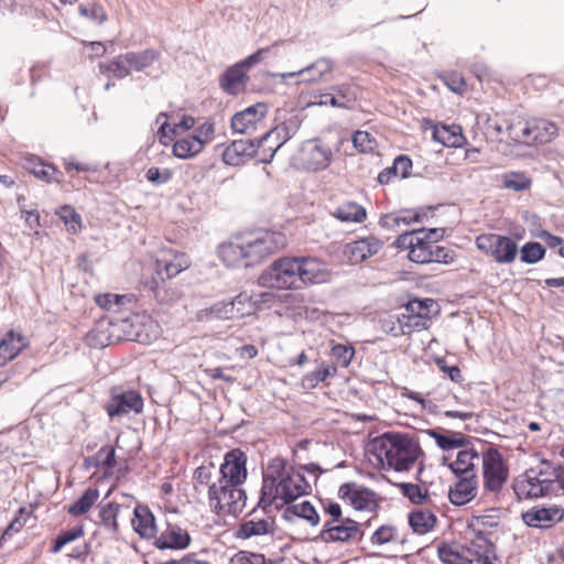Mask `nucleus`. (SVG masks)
<instances>
[{"mask_svg": "<svg viewBox=\"0 0 564 564\" xmlns=\"http://www.w3.org/2000/svg\"><path fill=\"white\" fill-rule=\"evenodd\" d=\"M247 455L234 448L224 455L217 468L214 463L194 470L193 481L197 492H206L210 511L218 517L236 516L245 506L246 492L241 488L248 477Z\"/></svg>", "mask_w": 564, "mask_h": 564, "instance_id": "nucleus-1", "label": "nucleus"}, {"mask_svg": "<svg viewBox=\"0 0 564 564\" xmlns=\"http://www.w3.org/2000/svg\"><path fill=\"white\" fill-rule=\"evenodd\" d=\"M307 466H292L282 457L270 459L263 474L261 496L258 506L282 509L300 497L310 495L312 487L304 476Z\"/></svg>", "mask_w": 564, "mask_h": 564, "instance_id": "nucleus-2", "label": "nucleus"}, {"mask_svg": "<svg viewBox=\"0 0 564 564\" xmlns=\"http://www.w3.org/2000/svg\"><path fill=\"white\" fill-rule=\"evenodd\" d=\"M288 243L286 236L279 231L264 230L238 236L218 247V257L228 268H248L279 252Z\"/></svg>", "mask_w": 564, "mask_h": 564, "instance_id": "nucleus-3", "label": "nucleus"}, {"mask_svg": "<svg viewBox=\"0 0 564 564\" xmlns=\"http://www.w3.org/2000/svg\"><path fill=\"white\" fill-rule=\"evenodd\" d=\"M370 451L382 467L395 471H409L417 463L422 464L424 451L414 435L400 432H386L375 437Z\"/></svg>", "mask_w": 564, "mask_h": 564, "instance_id": "nucleus-4", "label": "nucleus"}, {"mask_svg": "<svg viewBox=\"0 0 564 564\" xmlns=\"http://www.w3.org/2000/svg\"><path fill=\"white\" fill-rule=\"evenodd\" d=\"M513 490L519 499L564 495V465L542 459L516 480Z\"/></svg>", "mask_w": 564, "mask_h": 564, "instance_id": "nucleus-5", "label": "nucleus"}, {"mask_svg": "<svg viewBox=\"0 0 564 564\" xmlns=\"http://www.w3.org/2000/svg\"><path fill=\"white\" fill-rule=\"evenodd\" d=\"M192 265L187 253L174 249L163 250L154 262V272L144 281V286L161 305H171L181 296L180 292L167 284Z\"/></svg>", "mask_w": 564, "mask_h": 564, "instance_id": "nucleus-6", "label": "nucleus"}, {"mask_svg": "<svg viewBox=\"0 0 564 564\" xmlns=\"http://www.w3.org/2000/svg\"><path fill=\"white\" fill-rule=\"evenodd\" d=\"M324 523L317 539L325 544L352 547L361 543L365 536L364 524L344 514L341 506L332 500L322 503Z\"/></svg>", "mask_w": 564, "mask_h": 564, "instance_id": "nucleus-7", "label": "nucleus"}, {"mask_svg": "<svg viewBox=\"0 0 564 564\" xmlns=\"http://www.w3.org/2000/svg\"><path fill=\"white\" fill-rule=\"evenodd\" d=\"M436 235V229L430 231L424 229L413 230L400 235L397 239V246L409 249V259L416 263L453 262L454 253L436 243L437 240L433 238Z\"/></svg>", "mask_w": 564, "mask_h": 564, "instance_id": "nucleus-8", "label": "nucleus"}, {"mask_svg": "<svg viewBox=\"0 0 564 564\" xmlns=\"http://www.w3.org/2000/svg\"><path fill=\"white\" fill-rule=\"evenodd\" d=\"M510 140L528 147H539L551 143L560 133L556 122L544 117L513 118L507 126Z\"/></svg>", "mask_w": 564, "mask_h": 564, "instance_id": "nucleus-9", "label": "nucleus"}, {"mask_svg": "<svg viewBox=\"0 0 564 564\" xmlns=\"http://www.w3.org/2000/svg\"><path fill=\"white\" fill-rule=\"evenodd\" d=\"M296 257L274 260L258 278L262 288L278 291L302 290Z\"/></svg>", "mask_w": 564, "mask_h": 564, "instance_id": "nucleus-10", "label": "nucleus"}, {"mask_svg": "<svg viewBox=\"0 0 564 564\" xmlns=\"http://www.w3.org/2000/svg\"><path fill=\"white\" fill-rule=\"evenodd\" d=\"M480 458L484 490L500 494L510 476L508 460L496 445L487 446Z\"/></svg>", "mask_w": 564, "mask_h": 564, "instance_id": "nucleus-11", "label": "nucleus"}, {"mask_svg": "<svg viewBox=\"0 0 564 564\" xmlns=\"http://www.w3.org/2000/svg\"><path fill=\"white\" fill-rule=\"evenodd\" d=\"M477 250L498 264H511L516 261L519 247L512 237L496 232H482L475 238Z\"/></svg>", "mask_w": 564, "mask_h": 564, "instance_id": "nucleus-12", "label": "nucleus"}, {"mask_svg": "<svg viewBox=\"0 0 564 564\" xmlns=\"http://www.w3.org/2000/svg\"><path fill=\"white\" fill-rule=\"evenodd\" d=\"M272 296L273 295L268 292L250 294L243 291L230 302L215 304L212 307V313L220 319L241 318L256 313L261 308V305L268 302Z\"/></svg>", "mask_w": 564, "mask_h": 564, "instance_id": "nucleus-13", "label": "nucleus"}, {"mask_svg": "<svg viewBox=\"0 0 564 564\" xmlns=\"http://www.w3.org/2000/svg\"><path fill=\"white\" fill-rule=\"evenodd\" d=\"M143 398L137 390H124L115 386L109 390V400L105 404V411L109 417L122 416L130 412L140 414L143 411Z\"/></svg>", "mask_w": 564, "mask_h": 564, "instance_id": "nucleus-14", "label": "nucleus"}, {"mask_svg": "<svg viewBox=\"0 0 564 564\" xmlns=\"http://www.w3.org/2000/svg\"><path fill=\"white\" fill-rule=\"evenodd\" d=\"M268 106L262 102L252 105L231 118L234 132L240 134H254L267 128Z\"/></svg>", "mask_w": 564, "mask_h": 564, "instance_id": "nucleus-15", "label": "nucleus"}, {"mask_svg": "<svg viewBox=\"0 0 564 564\" xmlns=\"http://www.w3.org/2000/svg\"><path fill=\"white\" fill-rule=\"evenodd\" d=\"M525 525L534 529H550L562 522L564 519V508L561 505H536L521 514Z\"/></svg>", "mask_w": 564, "mask_h": 564, "instance_id": "nucleus-16", "label": "nucleus"}, {"mask_svg": "<svg viewBox=\"0 0 564 564\" xmlns=\"http://www.w3.org/2000/svg\"><path fill=\"white\" fill-rule=\"evenodd\" d=\"M503 510L498 507L488 508L480 514H473L468 521V529L473 533L470 542L477 539L491 541V535L498 531L501 525Z\"/></svg>", "mask_w": 564, "mask_h": 564, "instance_id": "nucleus-17", "label": "nucleus"}, {"mask_svg": "<svg viewBox=\"0 0 564 564\" xmlns=\"http://www.w3.org/2000/svg\"><path fill=\"white\" fill-rule=\"evenodd\" d=\"M338 497L357 511H373L379 506L377 494L357 482H345L338 488Z\"/></svg>", "mask_w": 564, "mask_h": 564, "instance_id": "nucleus-18", "label": "nucleus"}, {"mask_svg": "<svg viewBox=\"0 0 564 564\" xmlns=\"http://www.w3.org/2000/svg\"><path fill=\"white\" fill-rule=\"evenodd\" d=\"M296 259L302 289L330 281L332 271L325 261L311 256L296 257Z\"/></svg>", "mask_w": 564, "mask_h": 564, "instance_id": "nucleus-19", "label": "nucleus"}, {"mask_svg": "<svg viewBox=\"0 0 564 564\" xmlns=\"http://www.w3.org/2000/svg\"><path fill=\"white\" fill-rule=\"evenodd\" d=\"M275 520L271 516H260L256 511L245 517L235 530V536L240 540H248L256 536L273 534Z\"/></svg>", "mask_w": 564, "mask_h": 564, "instance_id": "nucleus-20", "label": "nucleus"}, {"mask_svg": "<svg viewBox=\"0 0 564 564\" xmlns=\"http://www.w3.org/2000/svg\"><path fill=\"white\" fill-rule=\"evenodd\" d=\"M93 459L95 467L101 470L105 477H115L116 481L124 478L130 470L126 459H117L116 448L112 445L101 446Z\"/></svg>", "mask_w": 564, "mask_h": 564, "instance_id": "nucleus-21", "label": "nucleus"}, {"mask_svg": "<svg viewBox=\"0 0 564 564\" xmlns=\"http://www.w3.org/2000/svg\"><path fill=\"white\" fill-rule=\"evenodd\" d=\"M133 500V496L122 494L120 500L101 503L98 511L100 524L109 532L118 533L120 531L118 518L131 509Z\"/></svg>", "mask_w": 564, "mask_h": 564, "instance_id": "nucleus-22", "label": "nucleus"}, {"mask_svg": "<svg viewBox=\"0 0 564 564\" xmlns=\"http://www.w3.org/2000/svg\"><path fill=\"white\" fill-rule=\"evenodd\" d=\"M267 48H260L250 55L242 64H237L226 70L220 78L221 88L228 94L236 95L242 91L246 87L248 76L243 72L245 65H252L261 61L263 53Z\"/></svg>", "mask_w": 564, "mask_h": 564, "instance_id": "nucleus-23", "label": "nucleus"}, {"mask_svg": "<svg viewBox=\"0 0 564 564\" xmlns=\"http://www.w3.org/2000/svg\"><path fill=\"white\" fill-rule=\"evenodd\" d=\"M288 139V127L284 123L265 131L260 138L253 139L257 156H259L262 162L271 161L274 153Z\"/></svg>", "mask_w": 564, "mask_h": 564, "instance_id": "nucleus-24", "label": "nucleus"}, {"mask_svg": "<svg viewBox=\"0 0 564 564\" xmlns=\"http://www.w3.org/2000/svg\"><path fill=\"white\" fill-rule=\"evenodd\" d=\"M382 246L378 238L369 236L346 243L343 247V256L349 263L358 264L377 254Z\"/></svg>", "mask_w": 564, "mask_h": 564, "instance_id": "nucleus-25", "label": "nucleus"}, {"mask_svg": "<svg viewBox=\"0 0 564 564\" xmlns=\"http://www.w3.org/2000/svg\"><path fill=\"white\" fill-rule=\"evenodd\" d=\"M192 543L188 531L176 523L167 522L160 534L154 538V546L159 550L182 551Z\"/></svg>", "mask_w": 564, "mask_h": 564, "instance_id": "nucleus-26", "label": "nucleus"}, {"mask_svg": "<svg viewBox=\"0 0 564 564\" xmlns=\"http://www.w3.org/2000/svg\"><path fill=\"white\" fill-rule=\"evenodd\" d=\"M332 159V151L316 142L308 141L300 150L297 155L299 164L307 171L326 169Z\"/></svg>", "mask_w": 564, "mask_h": 564, "instance_id": "nucleus-27", "label": "nucleus"}, {"mask_svg": "<svg viewBox=\"0 0 564 564\" xmlns=\"http://www.w3.org/2000/svg\"><path fill=\"white\" fill-rule=\"evenodd\" d=\"M167 118L169 116L165 112H160L156 117V123L160 124L158 130V138L160 143L165 147L173 142L181 134L193 129L196 122L195 118L189 115L181 116L180 120L173 122L172 124L167 122Z\"/></svg>", "mask_w": 564, "mask_h": 564, "instance_id": "nucleus-28", "label": "nucleus"}, {"mask_svg": "<svg viewBox=\"0 0 564 564\" xmlns=\"http://www.w3.org/2000/svg\"><path fill=\"white\" fill-rule=\"evenodd\" d=\"M478 492V478L476 474L459 477L448 490V499L454 506H465Z\"/></svg>", "mask_w": 564, "mask_h": 564, "instance_id": "nucleus-29", "label": "nucleus"}, {"mask_svg": "<svg viewBox=\"0 0 564 564\" xmlns=\"http://www.w3.org/2000/svg\"><path fill=\"white\" fill-rule=\"evenodd\" d=\"M329 215L344 224H362L368 217L366 208L352 199L333 204Z\"/></svg>", "mask_w": 564, "mask_h": 564, "instance_id": "nucleus-30", "label": "nucleus"}, {"mask_svg": "<svg viewBox=\"0 0 564 564\" xmlns=\"http://www.w3.org/2000/svg\"><path fill=\"white\" fill-rule=\"evenodd\" d=\"M131 525L134 532L144 540H154L158 534L155 517L147 505L137 503L133 508Z\"/></svg>", "mask_w": 564, "mask_h": 564, "instance_id": "nucleus-31", "label": "nucleus"}, {"mask_svg": "<svg viewBox=\"0 0 564 564\" xmlns=\"http://www.w3.org/2000/svg\"><path fill=\"white\" fill-rule=\"evenodd\" d=\"M329 89L333 97H329L328 101H324V104H330V107L341 109H352L361 94V87L354 82L334 85Z\"/></svg>", "mask_w": 564, "mask_h": 564, "instance_id": "nucleus-32", "label": "nucleus"}, {"mask_svg": "<svg viewBox=\"0 0 564 564\" xmlns=\"http://www.w3.org/2000/svg\"><path fill=\"white\" fill-rule=\"evenodd\" d=\"M29 339L14 329L8 330L0 340V366H6L29 348Z\"/></svg>", "mask_w": 564, "mask_h": 564, "instance_id": "nucleus-33", "label": "nucleus"}, {"mask_svg": "<svg viewBox=\"0 0 564 564\" xmlns=\"http://www.w3.org/2000/svg\"><path fill=\"white\" fill-rule=\"evenodd\" d=\"M257 155L253 140H235L223 152V161L227 165L238 166L245 164Z\"/></svg>", "mask_w": 564, "mask_h": 564, "instance_id": "nucleus-34", "label": "nucleus"}, {"mask_svg": "<svg viewBox=\"0 0 564 564\" xmlns=\"http://www.w3.org/2000/svg\"><path fill=\"white\" fill-rule=\"evenodd\" d=\"M422 319H417L405 310L400 315L397 316L395 321L387 319L383 322V327L387 333L391 334L394 337L409 335L413 332H419L422 329H426L429 326L421 322Z\"/></svg>", "mask_w": 564, "mask_h": 564, "instance_id": "nucleus-35", "label": "nucleus"}, {"mask_svg": "<svg viewBox=\"0 0 564 564\" xmlns=\"http://www.w3.org/2000/svg\"><path fill=\"white\" fill-rule=\"evenodd\" d=\"M116 324L109 321H99L86 336V341L94 348H104L122 337L113 333Z\"/></svg>", "mask_w": 564, "mask_h": 564, "instance_id": "nucleus-36", "label": "nucleus"}, {"mask_svg": "<svg viewBox=\"0 0 564 564\" xmlns=\"http://www.w3.org/2000/svg\"><path fill=\"white\" fill-rule=\"evenodd\" d=\"M432 130L433 140L444 147L458 148L466 141L463 129L458 124L432 123Z\"/></svg>", "mask_w": 564, "mask_h": 564, "instance_id": "nucleus-37", "label": "nucleus"}, {"mask_svg": "<svg viewBox=\"0 0 564 564\" xmlns=\"http://www.w3.org/2000/svg\"><path fill=\"white\" fill-rule=\"evenodd\" d=\"M282 518L289 522L295 521L296 519H303L312 527H316L321 522L317 510L308 501L286 505L284 507Z\"/></svg>", "mask_w": 564, "mask_h": 564, "instance_id": "nucleus-38", "label": "nucleus"}, {"mask_svg": "<svg viewBox=\"0 0 564 564\" xmlns=\"http://www.w3.org/2000/svg\"><path fill=\"white\" fill-rule=\"evenodd\" d=\"M479 454L469 445L458 448L456 458L448 464V467L457 476L475 474V460L478 459Z\"/></svg>", "mask_w": 564, "mask_h": 564, "instance_id": "nucleus-39", "label": "nucleus"}, {"mask_svg": "<svg viewBox=\"0 0 564 564\" xmlns=\"http://www.w3.org/2000/svg\"><path fill=\"white\" fill-rule=\"evenodd\" d=\"M335 63L327 57L317 58L307 67L301 69L299 75L303 77V82L318 83L325 79L334 70Z\"/></svg>", "mask_w": 564, "mask_h": 564, "instance_id": "nucleus-40", "label": "nucleus"}, {"mask_svg": "<svg viewBox=\"0 0 564 564\" xmlns=\"http://www.w3.org/2000/svg\"><path fill=\"white\" fill-rule=\"evenodd\" d=\"M34 511L35 506L33 505L19 508L12 521L0 534V549L3 546L8 538H11L13 533L20 532L30 522V520L35 522L36 517L34 516Z\"/></svg>", "mask_w": 564, "mask_h": 564, "instance_id": "nucleus-41", "label": "nucleus"}, {"mask_svg": "<svg viewBox=\"0 0 564 564\" xmlns=\"http://www.w3.org/2000/svg\"><path fill=\"white\" fill-rule=\"evenodd\" d=\"M437 523L436 514L425 508H415L409 513V524L417 534H425L432 531Z\"/></svg>", "mask_w": 564, "mask_h": 564, "instance_id": "nucleus-42", "label": "nucleus"}, {"mask_svg": "<svg viewBox=\"0 0 564 564\" xmlns=\"http://www.w3.org/2000/svg\"><path fill=\"white\" fill-rule=\"evenodd\" d=\"M123 57L128 62L130 72H142L158 62L161 53L155 48H145L140 52H127Z\"/></svg>", "mask_w": 564, "mask_h": 564, "instance_id": "nucleus-43", "label": "nucleus"}, {"mask_svg": "<svg viewBox=\"0 0 564 564\" xmlns=\"http://www.w3.org/2000/svg\"><path fill=\"white\" fill-rule=\"evenodd\" d=\"M468 550L473 556L468 560V564H496L497 555L494 542L477 539L470 542Z\"/></svg>", "mask_w": 564, "mask_h": 564, "instance_id": "nucleus-44", "label": "nucleus"}, {"mask_svg": "<svg viewBox=\"0 0 564 564\" xmlns=\"http://www.w3.org/2000/svg\"><path fill=\"white\" fill-rule=\"evenodd\" d=\"M427 433L434 438L436 445L446 452L470 445L468 436L459 432H447L443 434L436 430H429Z\"/></svg>", "mask_w": 564, "mask_h": 564, "instance_id": "nucleus-45", "label": "nucleus"}, {"mask_svg": "<svg viewBox=\"0 0 564 564\" xmlns=\"http://www.w3.org/2000/svg\"><path fill=\"white\" fill-rule=\"evenodd\" d=\"M132 300L133 296L130 294L115 293H100L94 297L97 306L112 313H121L128 304L132 303Z\"/></svg>", "mask_w": 564, "mask_h": 564, "instance_id": "nucleus-46", "label": "nucleus"}, {"mask_svg": "<svg viewBox=\"0 0 564 564\" xmlns=\"http://www.w3.org/2000/svg\"><path fill=\"white\" fill-rule=\"evenodd\" d=\"M501 187L516 193L530 191L532 178L522 171L506 172L500 176Z\"/></svg>", "mask_w": 564, "mask_h": 564, "instance_id": "nucleus-47", "label": "nucleus"}, {"mask_svg": "<svg viewBox=\"0 0 564 564\" xmlns=\"http://www.w3.org/2000/svg\"><path fill=\"white\" fill-rule=\"evenodd\" d=\"M337 373V366L322 361L317 368L307 372L302 378V387L304 389H314L321 382H325L328 378Z\"/></svg>", "mask_w": 564, "mask_h": 564, "instance_id": "nucleus-48", "label": "nucleus"}, {"mask_svg": "<svg viewBox=\"0 0 564 564\" xmlns=\"http://www.w3.org/2000/svg\"><path fill=\"white\" fill-rule=\"evenodd\" d=\"M99 490L96 487L87 488L83 495L72 505L67 507L70 516L79 517L87 513L98 501Z\"/></svg>", "mask_w": 564, "mask_h": 564, "instance_id": "nucleus-49", "label": "nucleus"}, {"mask_svg": "<svg viewBox=\"0 0 564 564\" xmlns=\"http://www.w3.org/2000/svg\"><path fill=\"white\" fill-rule=\"evenodd\" d=\"M173 154L178 159H191L202 152L200 143L196 142L192 134L178 138L173 143Z\"/></svg>", "mask_w": 564, "mask_h": 564, "instance_id": "nucleus-50", "label": "nucleus"}, {"mask_svg": "<svg viewBox=\"0 0 564 564\" xmlns=\"http://www.w3.org/2000/svg\"><path fill=\"white\" fill-rule=\"evenodd\" d=\"M99 70L104 75L112 76L118 79L126 78L131 74L128 62H126L123 54L116 56L111 61L100 63Z\"/></svg>", "mask_w": 564, "mask_h": 564, "instance_id": "nucleus-51", "label": "nucleus"}, {"mask_svg": "<svg viewBox=\"0 0 564 564\" xmlns=\"http://www.w3.org/2000/svg\"><path fill=\"white\" fill-rule=\"evenodd\" d=\"M438 79L453 93L464 95L468 91V84L464 75L457 70H444Z\"/></svg>", "mask_w": 564, "mask_h": 564, "instance_id": "nucleus-52", "label": "nucleus"}, {"mask_svg": "<svg viewBox=\"0 0 564 564\" xmlns=\"http://www.w3.org/2000/svg\"><path fill=\"white\" fill-rule=\"evenodd\" d=\"M435 302L431 299L412 300L405 305L404 310L414 317H417V319H422L421 322L429 326Z\"/></svg>", "mask_w": 564, "mask_h": 564, "instance_id": "nucleus-53", "label": "nucleus"}, {"mask_svg": "<svg viewBox=\"0 0 564 564\" xmlns=\"http://www.w3.org/2000/svg\"><path fill=\"white\" fill-rule=\"evenodd\" d=\"M29 170L35 177L43 180L47 183H59L63 177V173L59 170H57L54 165L44 163L42 161L32 163V166L29 167Z\"/></svg>", "mask_w": 564, "mask_h": 564, "instance_id": "nucleus-54", "label": "nucleus"}, {"mask_svg": "<svg viewBox=\"0 0 564 564\" xmlns=\"http://www.w3.org/2000/svg\"><path fill=\"white\" fill-rule=\"evenodd\" d=\"M84 534H85V530H84L83 524H78V525L73 527L72 529L61 531L59 534L55 538V540L53 541V543L51 545V552L52 553L61 552L65 545L83 538Z\"/></svg>", "mask_w": 564, "mask_h": 564, "instance_id": "nucleus-55", "label": "nucleus"}, {"mask_svg": "<svg viewBox=\"0 0 564 564\" xmlns=\"http://www.w3.org/2000/svg\"><path fill=\"white\" fill-rule=\"evenodd\" d=\"M399 489L412 503L423 505L430 500L427 490L417 484L402 482L399 485Z\"/></svg>", "mask_w": 564, "mask_h": 564, "instance_id": "nucleus-56", "label": "nucleus"}, {"mask_svg": "<svg viewBox=\"0 0 564 564\" xmlns=\"http://www.w3.org/2000/svg\"><path fill=\"white\" fill-rule=\"evenodd\" d=\"M57 214L66 226L67 231L77 234L82 230V217L73 207L68 205L62 206Z\"/></svg>", "mask_w": 564, "mask_h": 564, "instance_id": "nucleus-57", "label": "nucleus"}, {"mask_svg": "<svg viewBox=\"0 0 564 564\" xmlns=\"http://www.w3.org/2000/svg\"><path fill=\"white\" fill-rule=\"evenodd\" d=\"M520 252V259L524 263H536L545 256V248L540 242L530 241L524 243Z\"/></svg>", "mask_w": 564, "mask_h": 564, "instance_id": "nucleus-58", "label": "nucleus"}, {"mask_svg": "<svg viewBox=\"0 0 564 564\" xmlns=\"http://www.w3.org/2000/svg\"><path fill=\"white\" fill-rule=\"evenodd\" d=\"M330 355L336 360L337 365L347 368L355 356V348L350 344H335L332 341Z\"/></svg>", "mask_w": 564, "mask_h": 564, "instance_id": "nucleus-59", "label": "nucleus"}, {"mask_svg": "<svg viewBox=\"0 0 564 564\" xmlns=\"http://www.w3.org/2000/svg\"><path fill=\"white\" fill-rule=\"evenodd\" d=\"M399 540L397 527L392 524L380 525L371 535L370 541L376 545H383Z\"/></svg>", "mask_w": 564, "mask_h": 564, "instance_id": "nucleus-60", "label": "nucleus"}, {"mask_svg": "<svg viewBox=\"0 0 564 564\" xmlns=\"http://www.w3.org/2000/svg\"><path fill=\"white\" fill-rule=\"evenodd\" d=\"M192 135L196 142L200 143V150L203 151L205 145L215 138V126L210 121H205L194 129Z\"/></svg>", "mask_w": 564, "mask_h": 564, "instance_id": "nucleus-61", "label": "nucleus"}, {"mask_svg": "<svg viewBox=\"0 0 564 564\" xmlns=\"http://www.w3.org/2000/svg\"><path fill=\"white\" fill-rule=\"evenodd\" d=\"M352 144L359 152L369 153L375 150L377 142L369 132L358 130L352 135Z\"/></svg>", "mask_w": 564, "mask_h": 564, "instance_id": "nucleus-62", "label": "nucleus"}, {"mask_svg": "<svg viewBox=\"0 0 564 564\" xmlns=\"http://www.w3.org/2000/svg\"><path fill=\"white\" fill-rule=\"evenodd\" d=\"M438 558L443 564H468V560L449 545H442L437 550Z\"/></svg>", "mask_w": 564, "mask_h": 564, "instance_id": "nucleus-63", "label": "nucleus"}, {"mask_svg": "<svg viewBox=\"0 0 564 564\" xmlns=\"http://www.w3.org/2000/svg\"><path fill=\"white\" fill-rule=\"evenodd\" d=\"M412 171V160L408 155H399L394 159L392 164V172L398 176L405 178L409 177Z\"/></svg>", "mask_w": 564, "mask_h": 564, "instance_id": "nucleus-64", "label": "nucleus"}]
</instances>
